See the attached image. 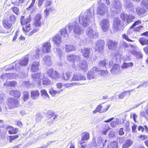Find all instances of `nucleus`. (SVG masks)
Returning <instances> with one entry per match:
<instances>
[{
	"instance_id": "nucleus-1",
	"label": "nucleus",
	"mask_w": 148,
	"mask_h": 148,
	"mask_svg": "<svg viewBox=\"0 0 148 148\" xmlns=\"http://www.w3.org/2000/svg\"><path fill=\"white\" fill-rule=\"evenodd\" d=\"M94 7L92 6L86 12L80 14L79 18V23L84 27H87L90 25V21L94 20Z\"/></svg>"
},
{
	"instance_id": "nucleus-2",
	"label": "nucleus",
	"mask_w": 148,
	"mask_h": 148,
	"mask_svg": "<svg viewBox=\"0 0 148 148\" xmlns=\"http://www.w3.org/2000/svg\"><path fill=\"white\" fill-rule=\"evenodd\" d=\"M29 59V55H26L23 57L18 63V62H14L10 65V68L6 69L5 70L8 71L14 69L16 71H19L21 68V66H26L27 65Z\"/></svg>"
},
{
	"instance_id": "nucleus-3",
	"label": "nucleus",
	"mask_w": 148,
	"mask_h": 148,
	"mask_svg": "<svg viewBox=\"0 0 148 148\" xmlns=\"http://www.w3.org/2000/svg\"><path fill=\"white\" fill-rule=\"evenodd\" d=\"M66 28L69 33L71 32L73 30L74 33L79 35L83 34L84 29L75 21L69 23L66 26Z\"/></svg>"
},
{
	"instance_id": "nucleus-4",
	"label": "nucleus",
	"mask_w": 148,
	"mask_h": 148,
	"mask_svg": "<svg viewBox=\"0 0 148 148\" xmlns=\"http://www.w3.org/2000/svg\"><path fill=\"white\" fill-rule=\"evenodd\" d=\"M30 21L31 19L29 16L25 18H24V17L23 16H21V22L23 26V30L25 33L28 32L31 29L30 24H29Z\"/></svg>"
},
{
	"instance_id": "nucleus-5",
	"label": "nucleus",
	"mask_w": 148,
	"mask_h": 148,
	"mask_svg": "<svg viewBox=\"0 0 148 148\" xmlns=\"http://www.w3.org/2000/svg\"><path fill=\"white\" fill-rule=\"evenodd\" d=\"M8 108L10 109L20 106V105L18 100L16 99L10 98L7 103Z\"/></svg>"
},
{
	"instance_id": "nucleus-6",
	"label": "nucleus",
	"mask_w": 148,
	"mask_h": 148,
	"mask_svg": "<svg viewBox=\"0 0 148 148\" xmlns=\"http://www.w3.org/2000/svg\"><path fill=\"white\" fill-rule=\"evenodd\" d=\"M33 81L38 85H41V80L44 76V75H43L40 73H36L32 74L31 75Z\"/></svg>"
},
{
	"instance_id": "nucleus-7",
	"label": "nucleus",
	"mask_w": 148,
	"mask_h": 148,
	"mask_svg": "<svg viewBox=\"0 0 148 148\" xmlns=\"http://www.w3.org/2000/svg\"><path fill=\"white\" fill-rule=\"evenodd\" d=\"M107 10L108 8L104 4L102 3L100 4L97 7V14L103 16Z\"/></svg>"
},
{
	"instance_id": "nucleus-8",
	"label": "nucleus",
	"mask_w": 148,
	"mask_h": 148,
	"mask_svg": "<svg viewBox=\"0 0 148 148\" xmlns=\"http://www.w3.org/2000/svg\"><path fill=\"white\" fill-rule=\"evenodd\" d=\"M86 34L89 38L91 39L97 37L98 35V33L90 27H88L86 30Z\"/></svg>"
},
{
	"instance_id": "nucleus-9",
	"label": "nucleus",
	"mask_w": 148,
	"mask_h": 148,
	"mask_svg": "<svg viewBox=\"0 0 148 148\" xmlns=\"http://www.w3.org/2000/svg\"><path fill=\"white\" fill-rule=\"evenodd\" d=\"M105 44V42L103 40H98L95 44L96 46L95 47V50L102 53Z\"/></svg>"
},
{
	"instance_id": "nucleus-10",
	"label": "nucleus",
	"mask_w": 148,
	"mask_h": 148,
	"mask_svg": "<svg viewBox=\"0 0 148 148\" xmlns=\"http://www.w3.org/2000/svg\"><path fill=\"white\" fill-rule=\"evenodd\" d=\"M67 58L69 61L73 63L79 61L81 59L79 56L72 54L68 55Z\"/></svg>"
},
{
	"instance_id": "nucleus-11",
	"label": "nucleus",
	"mask_w": 148,
	"mask_h": 148,
	"mask_svg": "<svg viewBox=\"0 0 148 148\" xmlns=\"http://www.w3.org/2000/svg\"><path fill=\"white\" fill-rule=\"evenodd\" d=\"M86 79V77L83 75L79 73H74L72 76L70 82L84 80Z\"/></svg>"
},
{
	"instance_id": "nucleus-12",
	"label": "nucleus",
	"mask_w": 148,
	"mask_h": 148,
	"mask_svg": "<svg viewBox=\"0 0 148 148\" xmlns=\"http://www.w3.org/2000/svg\"><path fill=\"white\" fill-rule=\"evenodd\" d=\"M47 74L53 79H57L59 77V74L57 71H54L52 69L48 70Z\"/></svg>"
},
{
	"instance_id": "nucleus-13",
	"label": "nucleus",
	"mask_w": 148,
	"mask_h": 148,
	"mask_svg": "<svg viewBox=\"0 0 148 148\" xmlns=\"http://www.w3.org/2000/svg\"><path fill=\"white\" fill-rule=\"evenodd\" d=\"M113 62L112 61L109 62L110 67H112V68L111 70V72L113 74H115L118 73L119 71V66L117 64H115L113 65Z\"/></svg>"
},
{
	"instance_id": "nucleus-14",
	"label": "nucleus",
	"mask_w": 148,
	"mask_h": 148,
	"mask_svg": "<svg viewBox=\"0 0 148 148\" xmlns=\"http://www.w3.org/2000/svg\"><path fill=\"white\" fill-rule=\"evenodd\" d=\"M110 25L109 21L108 19H104L101 21L100 25L102 30L105 32L108 29Z\"/></svg>"
},
{
	"instance_id": "nucleus-15",
	"label": "nucleus",
	"mask_w": 148,
	"mask_h": 148,
	"mask_svg": "<svg viewBox=\"0 0 148 148\" xmlns=\"http://www.w3.org/2000/svg\"><path fill=\"white\" fill-rule=\"evenodd\" d=\"M62 37L60 35L56 34L52 38V40L54 42V45L58 47L60 46Z\"/></svg>"
},
{
	"instance_id": "nucleus-16",
	"label": "nucleus",
	"mask_w": 148,
	"mask_h": 148,
	"mask_svg": "<svg viewBox=\"0 0 148 148\" xmlns=\"http://www.w3.org/2000/svg\"><path fill=\"white\" fill-rule=\"evenodd\" d=\"M120 20L119 17H115L113 24V29L116 31H118L120 27Z\"/></svg>"
},
{
	"instance_id": "nucleus-17",
	"label": "nucleus",
	"mask_w": 148,
	"mask_h": 148,
	"mask_svg": "<svg viewBox=\"0 0 148 148\" xmlns=\"http://www.w3.org/2000/svg\"><path fill=\"white\" fill-rule=\"evenodd\" d=\"M30 65L31 66V71L36 72L39 70L40 63L38 62L34 61L31 63Z\"/></svg>"
},
{
	"instance_id": "nucleus-18",
	"label": "nucleus",
	"mask_w": 148,
	"mask_h": 148,
	"mask_svg": "<svg viewBox=\"0 0 148 148\" xmlns=\"http://www.w3.org/2000/svg\"><path fill=\"white\" fill-rule=\"evenodd\" d=\"M40 51V50L38 49L35 52L30 53L28 55H29V57H30L31 59L33 60L39 58Z\"/></svg>"
},
{
	"instance_id": "nucleus-19",
	"label": "nucleus",
	"mask_w": 148,
	"mask_h": 148,
	"mask_svg": "<svg viewBox=\"0 0 148 148\" xmlns=\"http://www.w3.org/2000/svg\"><path fill=\"white\" fill-rule=\"evenodd\" d=\"M42 63L43 64L48 66H51L52 62L51 58L49 56H46L44 57L42 60Z\"/></svg>"
},
{
	"instance_id": "nucleus-20",
	"label": "nucleus",
	"mask_w": 148,
	"mask_h": 148,
	"mask_svg": "<svg viewBox=\"0 0 148 148\" xmlns=\"http://www.w3.org/2000/svg\"><path fill=\"white\" fill-rule=\"evenodd\" d=\"M91 49L89 48H84L82 49V55L86 59L90 58V54Z\"/></svg>"
},
{
	"instance_id": "nucleus-21",
	"label": "nucleus",
	"mask_w": 148,
	"mask_h": 148,
	"mask_svg": "<svg viewBox=\"0 0 148 148\" xmlns=\"http://www.w3.org/2000/svg\"><path fill=\"white\" fill-rule=\"evenodd\" d=\"M41 15L40 14H37L35 17L34 20V23L35 25L37 27L40 26L41 21Z\"/></svg>"
},
{
	"instance_id": "nucleus-22",
	"label": "nucleus",
	"mask_w": 148,
	"mask_h": 148,
	"mask_svg": "<svg viewBox=\"0 0 148 148\" xmlns=\"http://www.w3.org/2000/svg\"><path fill=\"white\" fill-rule=\"evenodd\" d=\"M51 46L49 42H47L43 44L42 50L43 53H49L51 51Z\"/></svg>"
},
{
	"instance_id": "nucleus-23",
	"label": "nucleus",
	"mask_w": 148,
	"mask_h": 148,
	"mask_svg": "<svg viewBox=\"0 0 148 148\" xmlns=\"http://www.w3.org/2000/svg\"><path fill=\"white\" fill-rule=\"evenodd\" d=\"M78 65L79 67L84 71H87L88 65L85 60H83L81 61Z\"/></svg>"
},
{
	"instance_id": "nucleus-24",
	"label": "nucleus",
	"mask_w": 148,
	"mask_h": 148,
	"mask_svg": "<svg viewBox=\"0 0 148 148\" xmlns=\"http://www.w3.org/2000/svg\"><path fill=\"white\" fill-rule=\"evenodd\" d=\"M116 3L113 10L114 12L116 13V14H118L119 16H120V14H119L120 12V2L119 1L118 2L115 1Z\"/></svg>"
},
{
	"instance_id": "nucleus-25",
	"label": "nucleus",
	"mask_w": 148,
	"mask_h": 148,
	"mask_svg": "<svg viewBox=\"0 0 148 148\" xmlns=\"http://www.w3.org/2000/svg\"><path fill=\"white\" fill-rule=\"evenodd\" d=\"M107 44L109 49H112L116 46L117 43L113 41L108 40L107 42Z\"/></svg>"
},
{
	"instance_id": "nucleus-26",
	"label": "nucleus",
	"mask_w": 148,
	"mask_h": 148,
	"mask_svg": "<svg viewBox=\"0 0 148 148\" xmlns=\"http://www.w3.org/2000/svg\"><path fill=\"white\" fill-rule=\"evenodd\" d=\"M9 93L11 95L16 98H19L21 95V92L18 90H11L10 91Z\"/></svg>"
},
{
	"instance_id": "nucleus-27",
	"label": "nucleus",
	"mask_w": 148,
	"mask_h": 148,
	"mask_svg": "<svg viewBox=\"0 0 148 148\" xmlns=\"http://www.w3.org/2000/svg\"><path fill=\"white\" fill-rule=\"evenodd\" d=\"M7 130L8 131V133L10 134H16L18 131V129L14 128L10 126L7 127Z\"/></svg>"
},
{
	"instance_id": "nucleus-28",
	"label": "nucleus",
	"mask_w": 148,
	"mask_h": 148,
	"mask_svg": "<svg viewBox=\"0 0 148 148\" xmlns=\"http://www.w3.org/2000/svg\"><path fill=\"white\" fill-rule=\"evenodd\" d=\"M64 48L66 52L67 53L75 51V46L73 45H65Z\"/></svg>"
},
{
	"instance_id": "nucleus-29",
	"label": "nucleus",
	"mask_w": 148,
	"mask_h": 148,
	"mask_svg": "<svg viewBox=\"0 0 148 148\" xmlns=\"http://www.w3.org/2000/svg\"><path fill=\"white\" fill-rule=\"evenodd\" d=\"M31 93V97L33 99H38L39 95V92L38 90L32 91Z\"/></svg>"
},
{
	"instance_id": "nucleus-30",
	"label": "nucleus",
	"mask_w": 148,
	"mask_h": 148,
	"mask_svg": "<svg viewBox=\"0 0 148 148\" xmlns=\"http://www.w3.org/2000/svg\"><path fill=\"white\" fill-rule=\"evenodd\" d=\"M133 143V142L132 140L127 139L123 145L122 148H128L132 145Z\"/></svg>"
},
{
	"instance_id": "nucleus-31",
	"label": "nucleus",
	"mask_w": 148,
	"mask_h": 148,
	"mask_svg": "<svg viewBox=\"0 0 148 148\" xmlns=\"http://www.w3.org/2000/svg\"><path fill=\"white\" fill-rule=\"evenodd\" d=\"M62 90H56L53 88H50L49 92L52 97H54L57 94H59L62 91Z\"/></svg>"
},
{
	"instance_id": "nucleus-32",
	"label": "nucleus",
	"mask_w": 148,
	"mask_h": 148,
	"mask_svg": "<svg viewBox=\"0 0 148 148\" xmlns=\"http://www.w3.org/2000/svg\"><path fill=\"white\" fill-rule=\"evenodd\" d=\"M71 74L69 72H67L65 73V74H64L63 75L61 76V78L62 79L65 80H69L70 81L71 79H70L71 78Z\"/></svg>"
},
{
	"instance_id": "nucleus-33",
	"label": "nucleus",
	"mask_w": 148,
	"mask_h": 148,
	"mask_svg": "<svg viewBox=\"0 0 148 148\" xmlns=\"http://www.w3.org/2000/svg\"><path fill=\"white\" fill-rule=\"evenodd\" d=\"M82 136L81 138V140L82 141L87 140L89 139L90 138L89 133L86 132H83L82 133Z\"/></svg>"
},
{
	"instance_id": "nucleus-34",
	"label": "nucleus",
	"mask_w": 148,
	"mask_h": 148,
	"mask_svg": "<svg viewBox=\"0 0 148 148\" xmlns=\"http://www.w3.org/2000/svg\"><path fill=\"white\" fill-rule=\"evenodd\" d=\"M101 133L104 134H106L108 131L110 129V127L108 124L103 125Z\"/></svg>"
},
{
	"instance_id": "nucleus-35",
	"label": "nucleus",
	"mask_w": 148,
	"mask_h": 148,
	"mask_svg": "<svg viewBox=\"0 0 148 148\" xmlns=\"http://www.w3.org/2000/svg\"><path fill=\"white\" fill-rule=\"evenodd\" d=\"M16 84V83L15 81H13L11 82H6L4 83V86L7 87L8 86L14 87L15 86Z\"/></svg>"
},
{
	"instance_id": "nucleus-36",
	"label": "nucleus",
	"mask_w": 148,
	"mask_h": 148,
	"mask_svg": "<svg viewBox=\"0 0 148 148\" xmlns=\"http://www.w3.org/2000/svg\"><path fill=\"white\" fill-rule=\"evenodd\" d=\"M68 32L67 29L65 28H62L60 31L61 35L62 36L64 37H68Z\"/></svg>"
},
{
	"instance_id": "nucleus-37",
	"label": "nucleus",
	"mask_w": 148,
	"mask_h": 148,
	"mask_svg": "<svg viewBox=\"0 0 148 148\" xmlns=\"http://www.w3.org/2000/svg\"><path fill=\"white\" fill-rule=\"evenodd\" d=\"M133 65L134 64L132 62L128 63L125 62L123 64L121 68L122 69H125L127 68L132 67Z\"/></svg>"
},
{
	"instance_id": "nucleus-38",
	"label": "nucleus",
	"mask_w": 148,
	"mask_h": 148,
	"mask_svg": "<svg viewBox=\"0 0 148 148\" xmlns=\"http://www.w3.org/2000/svg\"><path fill=\"white\" fill-rule=\"evenodd\" d=\"M3 23L4 27L6 29H10L12 27V24L8 23L7 21H3Z\"/></svg>"
},
{
	"instance_id": "nucleus-39",
	"label": "nucleus",
	"mask_w": 148,
	"mask_h": 148,
	"mask_svg": "<svg viewBox=\"0 0 148 148\" xmlns=\"http://www.w3.org/2000/svg\"><path fill=\"white\" fill-rule=\"evenodd\" d=\"M12 74L10 73H6L1 75V78L3 80L5 79H8L12 78L13 77L11 76Z\"/></svg>"
},
{
	"instance_id": "nucleus-40",
	"label": "nucleus",
	"mask_w": 148,
	"mask_h": 148,
	"mask_svg": "<svg viewBox=\"0 0 148 148\" xmlns=\"http://www.w3.org/2000/svg\"><path fill=\"white\" fill-rule=\"evenodd\" d=\"M139 41L140 44L142 45H148V40L144 37H141L140 38Z\"/></svg>"
},
{
	"instance_id": "nucleus-41",
	"label": "nucleus",
	"mask_w": 148,
	"mask_h": 148,
	"mask_svg": "<svg viewBox=\"0 0 148 148\" xmlns=\"http://www.w3.org/2000/svg\"><path fill=\"white\" fill-rule=\"evenodd\" d=\"M42 96L45 98H48L50 99V97L46 90L44 89H42L40 91Z\"/></svg>"
},
{
	"instance_id": "nucleus-42",
	"label": "nucleus",
	"mask_w": 148,
	"mask_h": 148,
	"mask_svg": "<svg viewBox=\"0 0 148 148\" xmlns=\"http://www.w3.org/2000/svg\"><path fill=\"white\" fill-rule=\"evenodd\" d=\"M140 115L146 119L148 118V104L145 111H142L141 112Z\"/></svg>"
},
{
	"instance_id": "nucleus-43",
	"label": "nucleus",
	"mask_w": 148,
	"mask_h": 148,
	"mask_svg": "<svg viewBox=\"0 0 148 148\" xmlns=\"http://www.w3.org/2000/svg\"><path fill=\"white\" fill-rule=\"evenodd\" d=\"M117 143L115 141L112 142L108 145V148H117Z\"/></svg>"
},
{
	"instance_id": "nucleus-44",
	"label": "nucleus",
	"mask_w": 148,
	"mask_h": 148,
	"mask_svg": "<svg viewBox=\"0 0 148 148\" xmlns=\"http://www.w3.org/2000/svg\"><path fill=\"white\" fill-rule=\"evenodd\" d=\"M136 12L138 15L144 14L145 12V10L143 8H136Z\"/></svg>"
},
{
	"instance_id": "nucleus-45",
	"label": "nucleus",
	"mask_w": 148,
	"mask_h": 148,
	"mask_svg": "<svg viewBox=\"0 0 148 148\" xmlns=\"http://www.w3.org/2000/svg\"><path fill=\"white\" fill-rule=\"evenodd\" d=\"M96 77V74L93 73V72H89L87 75V78L89 80L95 78Z\"/></svg>"
},
{
	"instance_id": "nucleus-46",
	"label": "nucleus",
	"mask_w": 148,
	"mask_h": 148,
	"mask_svg": "<svg viewBox=\"0 0 148 148\" xmlns=\"http://www.w3.org/2000/svg\"><path fill=\"white\" fill-rule=\"evenodd\" d=\"M43 77H44L43 78H42V82L43 85H49L50 84V81L47 78L45 77V76Z\"/></svg>"
},
{
	"instance_id": "nucleus-47",
	"label": "nucleus",
	"mask_w": 148,
	"mask_h": 148,
	"mask_svg": "<svg viewBox=\"0 0 148 148\" xmlns=\"http://www.w3.org/2000/svg\"><path fill=\"white\" fill-rule=\"evenodd\" d=\"M54 51L58 56L61 57L62 55V53L60 49L59 48L54 49Z\"/></svg>"
},
{
	"instance_id": "nucleus-48",
	"label": "nucleus",
	"mask_w": 148,
	"mask_h": 148,
	"mask_svg": "<svg viewBox=\"0 0 148 148\" xmlns=\"http://www.w3.org/2000/svg\"><path fill=\"white\" fill-rule=\"evenodd\" d=\"M23 84L24 85V86H25V87L29 88H32L34 87V84H30V82L29 81H25L23 82Z\"/></svg>"
},
{
	"instance_id": "nucleus-49",
	"label": "nucleus",
	"mask_w": 148,
	"mask_h": 148,
	"mask_svg": "<svg viewBox=\"0 0 148 148\" xmlns=\"http://www.w3.org/2000/svg\"><path fill=\"white\" fill-rule=\"evenodd\" d=\"M102 107L101 105H99L98 106L96 109L93 111L92 113L93 114H95L97 112H99L100 113H102L101 112V109Z\"/></svg>"
},
{
	"instance_id": "nucleus-50",
	"label": "nucleus",
	"mask_w": 148,
	"mask_h": 148,
	"mask_svg": "<svg viewBox=\"0 0 148 148\" xmlns=\"http://www.w3.org/2000/svg\"><path fill=\"white\" fill-rule=\"evenodd\" d=\"M93 138L92 141H93L94 144L96 145H99L101 142V138Z\"/></svg>"
},
{
	"instance_id": "nucleus-51",
	"label": "nucleus",
	"mask_w": 148,
	"mask_h": 148,
	"mask_svg": "<svg viewBox=\"0 0 148 148\" xmlns=\"http://www.w3.org/2000/svg\"><path fill=\"white\" fill-rule=\"evenodd\" d=\"M52 11V8L50 7L47 8L45 10L44 13L45 14V17L46 18L49 14V13Z\"/></svg>"
},
{
	"instance_id": "nucleus-52",
	"label": "nucleus",
	"mask_w": 148,
	"mask_h": 148,
	"mask_svg": "<svg viewBox=\"0 0 148 148\" xmlns=\"http://www.w3.org/2000/svg\"><path fill=\"white\" fill-rule=\"evenodd\" d=\"M29 93L27 91H24L23 92V100L24 101H25L27 100L29 98Z\"/></svg>"
},
{
	"instance_id": "nucleus-53",
	"label": "nucleus",
	"mask_w": 148,
	"mask_h": 148,
	"mask_svg": "<svg viewBox=\"0 0 148 148\" xmlns=\"http://www.w3.org/2000/svg\"><path fill=\"white\" fill-rule=\"evenodd\" d=\"M108 62L107 60H104L100 61L99 63V65L101 67H104L106 66V64H108Z\"/></svg>"
},
{
	"instance_id": "nucleus-54",
	"label": "nucleus",
	"mask_w": 148,
	"mask_h": 148,
	"mask_svg": "<svg viewBox=\"0 0 148 148\" xmlns=\"http://www.w3.org/2000/svg\"><path fill=\"white\" fill-rule=\"evenodd\" d=\"M141 23V21L140 20H138L135 21L132 25L130 27V29H133L134 27L136 25H138L139 24Z\"/></svg>"
},
{
	"instance_id": "nucleus-55",
	"label": "nucleus",
	"mask_w": 148,
	"mask_h": 148,
	"mask_svg": "<svg viewBox=\"0 0 148 148\" xmlns=\"http://www.w3.org/2000/svg\"><path fill=\"white\" fill-rule=\"evenodd\" d=\"M42 119V115L40 114H37L36 116V122L38 123Z\"/></svg>"
},
{
	"instance_id": "nucleus-56",
	"label": "nucleus",
	"mask_w": 148,
	"mask_h": 148,
	"mask_svg": "<svg viewBox=\"0 0 148 148\" xmlns=\"http://www.w3.org/2000/svg\"><path fill=\"white\" fill-rule=\"evenodd\" d=\"M13 12L17 15H18L19 13V9L16 7H14L11 8Z\"/></svg>"
},
{
	"instance_id": "nucleus-57",
	"label": "nucleus",
	"mask_w": 148,
	"mask_h": 148,
	"mask_svg": "<svg viewBox=\"0 0 148 148\" xmlns=\"http://www.w3.org/2000/svg\"><path fill=\"white\" fill-rule=\"evenodd\" d=\"M78 83H70L66 84L64 86L66 88H68L69 87H71L75 85H79Z\"/></svg>"
},
{
	"instance_id": "nucleus-58",
	"label": "nucleus",
	"mask_w": 148,
	"mask_h": 148,
	"mask_svg": "<svg viewBox=\"0 0 148 148\" xmlns=\"http://www.w3.org/2000/svg\"><path fill=\"white\" fill-rule=\"evenodd\" d=\"M121 18L123 21L125 22L126 21L127 22L128 19L127 15L122 13L121 15Z\"/></svg>"
},
{
	"instance_id": "nucleus-59",
	"label": "nucleus",
	"mask_w": 148,
	"mask_h": 148,
	"mask_svg": "<svg viewBox=\"0 0 148 148\" xmlns=\"http://www.w3.org/2000/svg\"><path fill=\"white\" fill-rule=\"evenodd\" d=\"M141 4V5L145 7L146 9H148V0L146 1H142Z\"/></svg>"
},
{
	"instance_id": "nucleus-60",
	"label": "nucleus",
	"mask_w": 148,
	"mask_h": 148,
	"mask_svg": "<svg viewBox=\"0 0 148 148\" xmlns=\"http://www.w3.org/2000/svg\"><path fill=\"white\" fill-rule=\"evenodd\" d=\"M143 27L142 25H140L138 27H136L133 30L134 32H140L142 28Z\"/></svg>"
},
{
	"instance_id": "nucleus-61",
	"label": "nucleus",
	"mask_w": 148,
	"mask_h": 148,
	"mask_svg": "<svg viewBox=\"0 0 148 148\" xmlns=\"http://www.w3.org/2000/svg\"><path fill=\"white\" fill-rule=\"evenodd\" d=\"M19 136L16 135L14 136H9L10 140L9 141L11 143L12 141L15 139H17L18 138Z\"/></svg>"
},
{
	"instance_id": "nucleus-62",
	"label": "nucleus",
	"mask_w": 148,
	"mask_h": 148,
	"mask_svg": "<svg viewBox=\"0 0 148 148\" xmlns=\"http://www.w3.org/2000/svg\"><path fill=\"white\" fill-rule=\"evenodd\" d=\"M129 95V92L128 91H125L122 92L121 94V99L123 98L124 97H126Z\"/></svg>"
},
{
	"instance_id": "nucleus-63",
	"label": "nucleus",
	"mask_w": 148,
	"mask_h": 148,
	"mask_svg": "<svg viewBox=\"0 0 148 148\" xmlns=\"http://www.w3.org/2000/svg\"><path fill=\"white\" fill-rule=\"evenodd\" d=\"M127 22H131L132 20L134 19L135 18V17L132 15H127Z\"/></svg>"
},
{
	"instance_id": "nucleus-64",
	"label": "nucleus",
	"mask_w": 148,
	"mask_h": 148,
	"mask_svg": "<svg viewBox=\"0 0 148 148\" xmlns=\"http://www.w3.org/2000/svg\"><path fill=\"white\" fill-rule=\"evenodd\" d=\"M122 126H123L126 129H128L129 126V123L128 121H126L125 122L122 123Z\"/></svg>"
}]
</instances>
